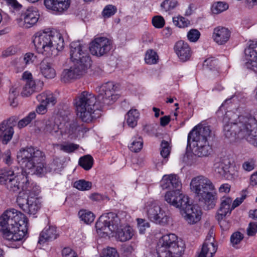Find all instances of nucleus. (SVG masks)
I'll list each match as a JSON object with an SVG mask.
<instances>
[{
  "label": "nucleus",
  "mask_w": 257,
  "mask_h": 257,
  "mask_svg": "<svg viewBox=\"0 0 257 257\" xmlns=\"http://www.w3.org/2000/svg\"><path fill=\"white\" fill-rule=\"evenodd\" d=\"M143 141L141 137H139L133 140L128 146L130 150L135 153L140 152L143 148Z\"/></svg>",
  "instance_id": "58836bf2"
},
{
  "label": "nucleus",
  "mask_w": 257,
  "mask_h": 257,
  "mask_svg": "<svg viewBox=\"0 0 257 257\" xmlns=\"http://www.w3.org/2000/svg\"><path fill=\"white\" fill-rule=\"evenodd\" d=\"M213 136L210 125L198 124L188 134L187 149L191 148V142H195L193 154L199 157L207 156L211 151L208 140Z\"/></svg>",
  "instance_id": "0eeeda50"
},
{
  "label": "nucleus",
  "mask_w": 257,
  "mask_h": 257,
  "mask_svg": "<svg viewBox=\"0 0 257 257\" xmlns=\"http://www.w3.org/2000/svg\"><path fill=\"white\" fill-rule=\"evenodd\" d=\"M228 8V6L226 3L218 2L212 5L211 10L213 13L218 14L225 11Z\"/></svg>",
  "instance_id": "ea45409f"
},
{
  "label": "nucleus",
  "mask_w": 257,
  "mask_h": 257,
  "mask_svg": "<svg viewBox=\"0 0 257 257\" xmlns=\"http://www.w3.org/2000/svg\"><path fill=\"white\" fill-rule=\"evenodd\" d=\"M160 185L163 189L173 190L172 191L167 192L166 194L169 192H179V193H181L180 189L182 187V183L179 176L176 174H172L164 175L161 181Z\"/></svg>",
  "instance_id": "a211bd4d"
},
{
  "label": "nucleus",
  "mask_w": 257,
  "mask_h": 257,
  "mask_svg": "<svg viewBox=\"0 0 257 257\" xmlns=\"http://www.w3.org/2000/svg\"><path fill=\"white\" fill-rule=\"evenodd\" d=\"M137 220L140 233L141 234L145 233L146 229L150 227L149 223L145 219L142 218H138Z\"/></svg>",
  "instance_id": "8fccbe9b"
},
{
  "label": "nucleus",
  "mask_w": 257,
  "mask_h": 257,
  "mask_svg": "<svg viewBox=\"0 0 257 257\" xmlns=\"http://www.w3.org/2000/svg\"><path fill=\"white\" fill-rule=\"evenodd\" d=\"M15 215L19 216V218L16 221L18 224L17 235L18 241L22 240L26 235L28 230V219L27 217L21 212L15 209Z\"/></svg>",
  "instance_id": "4be33fe9"
},
{
  "label": "nucleus",
  "mask_w": 257,
  "mask_h": 257,
  "mask_svg": "<svg viewBox=\"0 0 257 257\" xmlns=\"http://www.w3.org/2000/svg\"><path fill=\"white\" fill-rule=\"evenodd\" d=\"M36 114L35 112H31L29 114L24 118L20 120L18 123V126L19 128H22L28 124H29L33 119L35 118Z\"/></svg>",
  "instance_id": "a19ab883"
},
{
  "label": "nucleus",
  "mask_w": 257,
  "mask_h": 257,
  "mask_svg": "<svg viewBox=\"0 0 257 257\" xmlns=\"http://www.w3.org/2000/svg\"><path fill=\"white\" fill-rule=\"evenodd\" d=\"M247 234L248 236H253L257 232V223L250 222L247 228Z\"/></svg>",
  "instance_id": "6e6d98bb"
},
{
  "label": "nucleus",
  "mask_w": 257,
  "mask_h": 257,
  "mask_svg": "<svg viewBox=\"0 0 257 257\" xmlns=\"http://www.w3.org/2000/svg\"><path fill=\"white\" fill-rule=\"evenodd\" d=\"M3 160L8 165H10L13 163V159L11 158V153L9 150H7L3 155Z\"/></svg>",
  "instance_id": "bf43d9fd"
},
{
  "label": "nucleus",
  "mask_w": 257,
  "mask_h": 257,
  "mask_svg": "<svg viewBox=\"0 0 257 257\" xmlns=\"http://www.w3.org/2000/svg\"><path fill=\"white\" fill-rule=\"evenodd\" d=\"M102 257H119V255L114 248H107L103 250Z\"/></svg>",
  "instance_id": "603ef678"
},
{
  "label": "nucleus",
  "mask_w": 257,
  "mask_h": 257,
  "mask_svg": "<svg viewBox=\"0 0 257 257\" xmlns=\"http://www.w3.org/2000/svg\"><path fill=\"white\" fill-rule=\"evenodd\" d=\"M220 204L217 210L215 218L218 221L220 226L223 229H227L228 226H226V222L224 218L226 216H229L233 209H232V199L229 197H222L220 199Z\"/></svg>",
  "instance_id": "dca6fc26"
},
{
  "label": "nucleus",
  "mask_w": 257,
  "mask_h": 257,
  "mask_svg": "<svg viewBox=\"0 0 257 257\" xmlns=\"http://www.w3.org/2000/svg\"><path fill=\"white\" fill-rule=\"evenodd\" d=\"M144 209L148 218L151 221L163 226L169 223L170 219L169 215L155 201H147L145 203Z\"/></svg>",
  "instance_id": "ddd939ff"
},
{
  "label": "nucleus",
  "mask_w": 257,
  "mask_h": 257,
  "mask_svg": "<svg viewBox=\"0 0 257 257\" xmlns=\"http://www.w3.org/2000/svg\"><path fill=\"white\" fill-rule=\"evenodd\" d=\"M17 121L16 116H12L0 123V137L3 144H7L12 139L14 133L13 127L16 125Z\"/></svg>",
  "instance_id": "f3484780"
},
{
  "label": "nucleus",
  "mask_w": 257,
  "mask_h": 257,
  "mask_svg": "<svg viewBox=\"0 0 257 257\" xmlns=\"http://www.w3.org/2000/svg\"><path fill=\"white\" fill-rule=\"evenodd\" d=\"M173 22L175 26L179 28L187 27L190 24L188 20L182 16L173 18Z\"/></svg>",
  "instance_id": "79ce46f5"
},
{
  "label": "nucleus",
  "mask_w": 257,
  "mask_h": 257,
  "mask_svg": "<svg viewBox=\"0 0 257 257\" xmlns=\"http://www.w3.org/2000/svg\"><path fill=\"white\" fill-rule=\"evenodd\" d=\"M223 133L228 139H245L257 147V114L238 115L228 111L223 116Z\"/></svg>",
  "instance_id": "f03ea898"
},
{
  "label": "nucleus",
  "mask_w": 257,
  "mask_h": 257,
  "mask_svg": "<svg viewBox=\"0 0 257 257\" xmlns=\"http://www.w3.org/2000/svg\"><path fill=\"white\" fill-rule=\"evenodd\" d=\"M123 219L119 214L109 212L101 215L95 223L97 232H102L107 234L108 232H116L115 237L120 241H126L132 238L134 235L133 230L130 226L122 228Z\"/></svg>",
  "instance_id": "20e7f679"
},
{
  "label": "nucleus",
  "mask_w": 257,
  "mask_h": 257,
  "mask_svg": "<svg viewBox=\"0 0 257 257\" xmlns=\"http://www.w3.org/2000/svg\"><path fill=\"white\" fill-rule=\"evenodd\" d=\"M14 171L11 169L4 168L0 170V184L5 185L10 179H13L15 176Z\"/></svg>",
  "instance_id": "2f4dec72"
},
{
  "label": "nucleus",
  "mask_w": 257,
  "mask_h": 257,
  "mask_svg": "<svg viewBox=\"0 0 257 257\" xmlns=\"http://www.w3.org/2000/svg\"><path fill=\"white\" fill-rule=\"evenodd\" d=\"M245 59V66L247 69L255 70L257 69V44L250 45L244 50Z\"/></svg>",
  "instance_id": "aec40b11"
},
{
  "label": "nucleus",
  "mask_w": 257,
  "mask_h": 257,
  "mask_svg": "<svg viewBox=\"0 0 257 257\" xmlns=\"http://www.w3.org/2000/svg\"><path fill=\"white\" fill-rule=\"evenodd\" d=\"M161 147V150L160 154L161 156L164 158H167L170 155L171 150L169 143L167 141L163 140L162 141Z\"/></svg>",
  "instance_id": "49530a36"
},
{
  "label": "nucleus",
  "mask_w": 257,
  "mask_h": 257,
  "mask_svg": "<svg viewBox=\"0 0 257 257\" xmlns=\"http://www.w3.org/2000/svg\"><path fill=\"white\" fill-rule=\"evenodd\" d=\"M33 43L37 52L47 57L55 56L64 47L62 35L57 30L38 33Z\"/></svg>",
  "instance_id": "39448f33"
},
{
  "label": "nucleus",
  "mask_w": 257,
  "mask_h": 257,
  "mask_svg": "<svg viewBox=\"0 0 257 257\" xmlns=\"http://www.w3.org/2000/svg\"><path fill=\"white\" fill-rule=\"evenodd\" d=\"M217 61L214 58L211 57L204 60L203 65L211 70L214 68L217 65Z\"/></svg>",
  "instance_id": "5fc2aeb1"
},
{
  "label": "nucleus",
  "mask_w": 257,
  "mask_h": 257,
  "mask_svg": "<svg viewBox=\"0 0 257 257\" xmlns=\"http://www.w3.org/2000/svg\"><path fill=\"white\" fill-rule=\"evenodd\" d=\"M243 234L239 231H235L230 236V242L234 246L235 245L239 244L243 239Z\"/></svg>",
  "instance_id": "a18cd8bd"
},
{
  "label": "nucleus",
  "mask_w": 257,
  "mask_h": 257,
  "mask_svg": "<svg viewBox=\"0 0 257 257\" xmlns=\"http://www.w3.org/2000/svg\"><path fill=\"white\" fill-rule=\"evenodd\" d=\"M39 17V12L35 7L28 8L21 15V19L24 21V25L27 28H30L35 25Z\"/></svg>",
  "instance_id": "6ab92c4d"
},
{
  "label": "nucleus",
  "mask_w": 257,
  "mask_h": 257,
  "mask_svg": "<svg viewBox=\"0 0 257 257\" xmlns=\"http://www.w3.org/2000/svg\"><path fill=\"white\" fill-rule=\"evenodd\" d=\"M77 124L75 121H73L69 124V129L68 131V133L69 134H73L77 128Z\"/></svg>",
  "instance_id": "338daca9"
},
{
  "label": "nucleus",
  "mask_w": 257,
  "mask_h": 257,
  "mask_svg": "<svg viewBox=\"0 0 257 257\" xmlns=\"http://www.w3.org/2000/svg\"><path fill=\"white\" fill-rule=\"evenodd\" d=\"M34 57L33 53H27L23 57L20 58L19 62L22 65V67L24 68L27 65L33 63Z\"/></svg>",
  "instance_id": "37998d69"
},
{
  "label": "nucleus",
  "mask_w": 257,
  "mask_h": 257,
  "mask_svg": "<svg viewBox=\"0 0 257 257\" xmlns=\"http://www.w3.org/2000/svg\"><path fill=\"white\" fill-rule=\"evenodd\" d=\"M40 89L41 88L38 87L34 80H30L26 82L21 95L24 97H28L34 92L39 91Z\"/></svg>",
  "instance_id": "7c9ffc66"
},
{
  "label": "nucleus",
  "mask_w": 257,
  "mask_h": 257,
  "mask_svg": "<svg viewBox=\"0 0 257 257\" xmlns=\"http://www.w3.org/2000/svg\"><path fill=\"white\" fill-rule=\"evenodd\" d=\"M41 74L46 78L52 79L55 77L56 71L51 60L47 57L44 59L40 63Z\"/></svg>",
  "instance_id": "393cba45"
},
{
  "label": "nucleus",
  "mask_w": 257,
  "mask_h": 257,
  "mask_svg": "<svg viewBox=\"0 0 257 257\" xmlns=\"http://www.w3.org/2000/svg\"><path fill=\"white\" fill-rule=\"evenodd\" d=\"M121 249L126 255L131 254L134 250L132 245H124L122 247Z\"/></svg>",
  "instance_id": "e2e57ef3"
},
{
  "label": "nucleus",
  "mask_w": 257,
  "mask_h": 257,
  "mask_svg": "<svg viewBox=\"0 0 257 257\" xmlns=\"http://www.w3.org/2000/svg\"><path fill=\"white\" fill-rule=\"evenodd\" d=\"M39 191L37 188L20 192L17 199L19 207L25 213L35 214L40 208V203L38 198Z\"/></svg>",
  "instance_id": "9b49d317"
},
{
  "label": "nucleus",
  "mask_w": 257,
  "mask_h": 257,
  "mask_svg": "<svg viewBox=\"0 0 257 257\" xmlns=\"http://www.w3.org/2000/svg\"><path fill=\"white\" fill-rule=\"evenodd\" d=\"M79 145L73 143H67L60 145V149L66 153H71L78 149Z\"/></svg>",
  "instance_id": "c03bdc74"
},
{
  "label": "nucleus",
  "mask_w": 257,
  "mask_h": 257,
  "mask_svg": "<svg viewBox=\"0 0 257 257\" xmlns=\"http://www.w3.org/2000/svg\"><path fill=\"white\" fill-rule=\"evenodd\" d=\"M80 218L84 223L90 224L92 223L94 219V215L90 211L86 210H81L78 212Z\"/></svg>",
  "instance_id": "f704fd0d"
},
{
  "label": "nucleus",
  "mask_w": 257,
  "mask_h": 257,
  "mask_svg": "<svg viewBox=\"0 0 257 257\" xmlns=\"http://www.w3.org/2000/svg\"><path fill=\"white\" fill-rule=\"evenodd\" d=\"M200 33L195 29L190 30L187 33L188 39L192 42H196L200 38Z\"/></svg>",
  "instance_id": "09e8293b"
},
{
  "label": "nucleus",
  "mask_w": 257,
  "mask_h": 257,
  "mask_svg": "<svg viewBox=\"0 0 257 257\" xmlns=\"http://www.w3.org/2000/svg\"><path fill=\"white\" fill-rule=\"evenodd\" d=\"M45 134H51L55 137H58L62 135V132L59 130L58 126L53 121L46 120L43 128Z\"/></svg>",
  "instance_id": "c85d7f7f"
},
{
  "label": "nucleus",
  "mask_w": 257,
  "mask_h": 257,
  "mask_svg": "<svg viewBox=\"0 0 257 257\" xmlns=\"http://www.w3.org/2000/svg\"><path fill=\"white\" fill-rule=\"evenodd\" d=\"M152 24L156 28H162L165 25V20L161 16H156L152 19Z\"/></svg>",
  "instance_id": "3c124183"
},
{
  "label": "nucleus",
  "mask_w": 257,
  "mask_h": 257,
  "mask_svg": "<svg viewBox=\"0 0 257 257\" xmlns=\"http://www.w3.org/2000/svg\"><path fill=\"white\" fill-rule=\"evenodd\" d=\"M174 50L180 60L185 62L189 60L192 52L188 44L182 40L176 42L174 46Z\"/></svg>",
  "instance_id": "412c9836"
},
{
  "label": "nucleus",
  "mask_w": 257,
  "mask_h": 257,
  "mask_svg": "<svg viewBox=\"0 0 257 257\" xmlns=\"http://www.w3.org/2000/svg\"><path fill=\"white\" fill-rule=\"evenodd\" d=\"M185 245L181 239L174 234L163 235L157 247L158 257H181L184 253Z\"/></svg>",
  "instance_id": "9d476101"
},
{
  "label": "nucleus",
  "mask_w": 257,
  "mask_h": 257,
  "mask_svg": "<svg viewBox=\"0 0 257 257\" xmlns=\"http://www.w3.org/2000/svg\"><path fill=\"white\" fill-rule=\"evenodd\" d=\"M230 163L228 159H224L214 164V171L220 176L228 178L229 176Z\"/></svg>",
  "instance_id": "bb28decb"
},
{
  "label": "nucleus",
  "mask_w": 257,
  "mask_h": 257,
  "mask_svg": "<svg viewBox=\"0 0 257 257\" xmlns=\"http://www.w3.org/2000/svg\"><path fill=\"white\" fill-rule=\"evenodd\" d=\"M112 42L109 39L99 37L90 43L89 50L91 54L101 57L107 54L112 48Z\"/></svg>",
  "instance_id": "2eb2a0df"
},
{
  "label": "nucleus",
  "mask_w": 257,
  "mask_h": 257,
  "mask_svg": "<svg viewBox=\"0 0 257 257\" xmlns=\"http://www.w3.org/2000/svg\"><path fill=\"white\" fill-rule=\"evenodd\" d=\"M179 5L178 0H164L161 4V8L165 12L174 10Z\"/></svg>",
  "instance_id": "e433bc0d"
},
{
  "label": "nucleus",
  "mask_w": 257,
  "mask_h": 257,
  "mask_svg": "<svg viewBox=\"0 0 257 257\" xmlns=\"http://www.w3.org/2000/svg\"><path fill=\"white\" fill-rule=\"evenodd\" d=\"M47 105L46 104H43V103H40L36 109V112L40 114H44L46 113L47 111Z\"/></svg>",
  "instance_id": "680f3d73"
},
{
  "label": "nucleus",
  "mask_w": 257,
  "mask_h": 257,
  "mask_svg": "<svg viewBox=\"0 0 257 257\" xmlns=\"http://www.w3.org/2000/svg\"><path fill=\"white\" fill-rule=\"evenodd\" d=\"M245 4L248 9H251L254 6L257 5V0H246Z\"/></svg>",
  "instance_id": "774afa93"
},
{
  "label": "nucleus",
  "mask_w": 257,
  "mask_h": 257,
  "mask_svg": "<svg viewBox=\"0 0 257 257\" xmlns=\"http://www.w3.org/2000/svg\"><path fill=\"white\" fill-rule=\"evenodd\" d=\"M170 121V117L165 115L160 118V124L161 126H165L167 125Z\"/></svg>",
  "instance_id": "0e129e2a"
},
{
  "label": "nucleus",
  "mask_w": 257,
  "mask_h": 257,
  "mask_svg": "<svg viewBox=\"0 0 257 257\" xmlns=\"http://www.w3.org/2000/svg\"><path fill=\"white\" fill-rule=\"evenodd\" d=\"M230 190V186L228 184H224L221 185L219 190L220 192L228 193Z\"/></svg>",
  "instance_id": "69168bd1"
},
{
  "label": "nucleus",
  "mask_w": 257,
  "mask_h": 257,
  "mask_svg": "<svg viewBox=\"0 0 257 257\" xmlns=\"http://www.w3.org/2000/svg\"><path fill=\"white\" fill-rule=\"evenodd\" d=\"M19 163L26 171L21 176H15L10 179L5 185L7 189L12 192H18L20 189H26L29 184L28 174L31 171L33 174L41 175L44 173L45 166V155L42 151L31 147L21 149L17 154Z\"/></svg>",
  "instance_id": "f257e3e1"
},
{
  "label": "nucleus",
  "mask_w": 257,
  "mask_h": 257,
  "mask_svg": "<svg viewBox=\"0 0 257 257\" xmlns=\"http://www.w3.org/2000/svg\"><path fill=\"white\" fill-rule=\"evenodd\" d=\"M230 37V31L224 27H218L214 29L213 38L218 45L225 44Z\"/></svg>",
  "instance_id": "5701e85b"
},
{
  "label": "nucleus",
  "mask_w": 257,
  "mask_h": 257,
  "mask_svg": "<svg viewBox=\"0 0 257 257\" xmlns=\"http://www.w3.org/2000/svg\"><path fill=\"white\" fill-rule=\"evenodd\" d=\"M242 168L247 171H250L254 168V162L251 160L244 162L242 164Z\"/></svg>",
  "instance_id": "13d9d810"
},
{
  "label": "nucleus",
  "mask_w": 257,
  "mask_h": 257,
  "mask_svg": "<svg viewBox=\"0 0 257 257\" xmlns=\"http://www.w3.org/2000/svg\"><path fill=\"white\" fill-rule=\"evenodd\" d=\"M14 211L15 209L6 210L0 216V231L6 239L17 241L18 238L16 236L18 226L16 221L19 217L15 215Z\"/></svg>",
  "instance_id": "f8f14e48"
},
{
  "label": "nucleus",
  "mask_w": 257,
  "mask_h": 257,
  "mask_svg": "<svg viewBox=\"0 0 257 257\" xmlns=\"http://www.w3.org/2000/svg\"><path fill=\"white\" fill-rule=\"evenodd\" d=\"M44 5L49 10L62 12L70 6V0H44Z\"/></svg>",
  "instance_id": "b1692460"
},
{
  "label": "nucleus",
  "mask_w": 257,
  "mask_h": 257,
  "mask_svg": "<svg viewBox=\"0 0 257 257\" xmlns=\"http://www.w3.org/2000/svg\"><path fill=\"white\" fill-rule=\"evenodd\" d=\"M214 238L205 239L199 254L204 257H212L217 250V246L214 244Z\"/></svg>",
  "instance_id": "cd10ccee"
},
{
  "label": "nucleus",
  "mask_w": 257,
  "mask_h": 257,
  "mask_svg": "<svg viewBox=\"0 0 257 257\" xmlns=\"http://www.w3.org/2000/svg\"><path fill=\"white\" fill-rule=\"evenodd\" d=\"M90 198L93 201H100L101 200H104L105 199H108V197L107 196H103L100 194L95 193L92 194L90 196Z\"/></svg>",
  "instance_id": "052dcab7"
},
{
  "label": "nucleus",
  "mask_w": 257,
  "mask_h": 257,
  "mask_svg": "<svg viewBox=\"0 0 257 257\" xmlns=\"http://www.w3.org/2000/svg\"><path fill=\"white\" fill-rule=\"evenodd\" d=\"M116 88L117 87L112 82H108L104 84L98 95V100L103 105L113 104L118 98V95L116 93Z\"/></svg>",
  "instance_id": "4468645a"
},
{
  "label": "nucleus",
  "mask_w": 257,
  "mask_h": 257,
  "mask_svg": "<svg viewBox=\"0 0 257 257\" xmlns=\"http://www.w3.org/2000/svg\"><path fill=\"white\" fill-rule=\"evenodd\" d=\"M190 187L201 205L207 210L214 208L216 197L211 191L214 187L208 178L202 175L194 177L190 182Z\"/></svg>",
  "instance_id": "6e6552de"
},
{
  "label": "nucleus",
  "mask_w": 257,
  "mask_h": 257,
  "mask_svg": "<svg viewBox=\"0 0 257 257\" xmlns=\"http://www.w3.org/2000/svg\"><path fill=\"white\" fill-rule=\"evenodd\" d=\"M139 113L138 111L135 109H131L127 113L126 123L131 127H134L137 124V121L139 118Z\"/></svg>",
  "instance_id": "473e14b6"
},
{
  "label": "nucleus",
  "mask_w": 257,
  "mask_h": 257,
  "mask_svg": "<svg viewBox=\"0 0 257 257\" xmlns=\"http://www.w3.org/2000/svg\"><path fill=\"white\" fill-rule=\"evenodd\" d=\"M93 159L89 155H85L81 157L79 160V165L84 170H89L93 166Z\"/></svg>",
  "instance_id": "72a5a7b5"
},
{
  "label": "nucleus",
  "mask_w": 257,
  "mask_h": 257,
  "mask_svg": "<svg viewBox=\"0 0 257 257\" xmlns=\"http://www.w3.org/2000/svg\"><path fill=\"white\" fill-rule=\"evenodd\" d=\"M164 198L168 203L180 209L181 213L189 223L194 224L200 220L201 216L200 207L190 204L187 196L179 192H169L165 194Z\"/></svg>",
  "instance_id": "423d86ee"
},
{
  "label": "nucleus",
  "mask_w": 257,
  "mask_h": 257,
  "mask_svg": "<svg viewBox=\"0 0 257 257\" xmlns=\"http://www.w3.org/2000/svg\"><path fill=\"white\" fill-rule=\"evenodd\" d=\"M63 257H78L77 253L69 247L64 248L62 251Z\"/></svg>",
  "instance_id": "4d7b16f0"
},
{
  "label": "nucleus",
  "mask_w": 257,
  "mask_h": 257,
  "mask_svg": "<svg viewBox=\"0 0 257 257\" xmlns=\"http://www.w3.org/2000/svg\"><path fill=\"white\" fill-rule=\"evenodd\" d=\"M159 60V56L157 53L152 49L148 50L145 58V60L148 64H156Z\"/></svg>",
  "instance_id": "c9c22d12"
},
{
  "label": "nucleus",
  "mask_w": 257,
  "mask_h": 257,
  "mask_svg": "<svg viewBox=\"0 0 257 257\" xmlns=\"http://www.w3.org/2000/svg\"><path fill=\"white\" fill-rule=\"evenodd\" d=\"M96 98L90 92L84 91L78 94L74 101L77 114L84 122H89L98 116L95 113Z\"/></svg>",
  "instance_id": "1a4fd4ad"
},
{
  "label": "nucleus",
  "mask_w": 257,
  "mask_h": 257,
  "mask_svg": "<svg viewBox=\"0 0 257 257\" xmlns=\"http://www.w3.org/2000/svg\"><path fill=\"white\" fill-rule=\"evenodd\" d=\"M116 10V8L115 6L109 5L104 8L102 14L104 18H109L114 15Z\"/></svg>",
  "instance_id": "de8ad7c7"
},
{
  "label": "nucleus",
  "mask_w": 257,
  "mask_h": 257,
  "mask_svg": "<svg viewBox=\"0 0 257 257\" xmlns=\"http://www.w3.org/2000/svg\"><path fill=\"white\" fill-rule=\"evenodd\" d=\"M74 187L81 191L89 190L92 187V183L83 179L79 180L74 182Z\"/></svg>",
  "instance_id": "4c0bfd02"
},
{
  "label": "nucleus",
  "mask_w": 257,
  "mask_h": 257,
  "mask_svg": "<svg viewBox=\"0 0 257 257\" xmlns=\"http://www.w3.org/2000/svg\"><path fill=\"white\" fill-rule=\"evenodd\" d=\"M18 95V92L16 91V88H12L10 90L9 100L11 105L14 107L17 106V103L15 102V99Z\"/></svg>",
  "instance_id": "864d4df0"
},
{
  "label": "nucleus",
  "mask_w": 257,
  "mask_h": 257,
  "mask_svg": "<svg viewBox=\"0 0 257 257\" xmlns=\"http://www.w3.org/2000/svg\"><path fill=\"white\" fill-rule=\"evenodd\" d=\"M37 99L40 103L54 105L57 102L56 97L49 91L43 92L37 96Z\"/></svg>",
  "instance_id": "c756f323"
},
{
  "label": "nucleus",
  "mask_w": 257,
  "mask_h": 257,
  "mask_svg": "<svg viewBox=\"0 0 257 257\" xmlns=\"http://www.w3.org/2000/svg\"><path fill=\"white\" fill-rule=\"evenodd\" d=\"M58 234L55 226L46 227L40 233L38 243H44L47 241H52L57 238Z\"/></svg>",
  "instance_id": "a878e982"
},
{
  "label": "nucleus",
  "mask_w": 257,
  "mask_h": 257,
  "mask_svg": "<svg viewBox=\"0 0 257 257\" xmlns=\"http://www.w3.org/2000/svg\"><path fill=\"white\" fill-rule=\"evenodd\" d=\"M70 56L73 65L69 69H64L61 74V80L65 83L84 75L91 65V58L80 41L70 44Z\"/></svg>",
  "instance_id": "7ed1b4c3"
}]
</instances>
